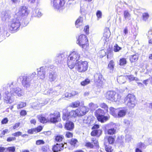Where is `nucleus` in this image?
<instances>
[{"instance_id":"1","label":"nucleus","mask_w":152,"mask_h":152,"mask_svg":"<svg viewBox=\"0 0 152 152\" xmlns=\"http://www.w3.org/2000/svg\"><path fill=\"white\" fill-rule=\"evenodd\" d=\"M16 82H12L9 83L7 85L3 86V90H6L9 87L10 89V92L6 91L4 95V100L7 103L11 104L14 101L13 96H21L23 94V90L19 87H16Z\"/></svg>"},{"instance_id":"2","label":"nucleus","mask_w":152,"mask_h":152,"mask_svg":"<svg viewBox=\"0 0 152 152\" xmlns=\"http://www.w3.org/2000/svg\"><path fill=\"white\" fill-rule=\"evenodd\" d=\"M21 18L15 14L13 18L10 19L7 23L8 28L11 31H14L18 30L20 26V20Z\"/></svg>"},{"instance_id":"3","label":"nucleus","mask_w":152,"mask_h":152,"mask_svg":"<svg viewBox=\"0 0 152 152\" xmlns=\"http://www.w3.org/2000/svg\"><path fill=\"white\" fill-rule=\"evenodd\" d=\"M80 55L77 51H73L68 58L67 65L70 69L73 68L76 63L78 62Z\"/></svg>"},{"instance_id":"4","label":"nucleus","mask_w":152,"mask_h":152,"mask_svg":"<svg viewBox=\"0 0 152 152\" xmlns=\"http://www.w3.org/2000/svg\"><path fill=\"white\" fill-rule=\"evenodd\" d=\"M36 73L34 72L32 74H29L28 76H21L19 78L20 79H22V85L25 88H27L30 85V82L36 75Z\"/></svg>"},{"instance_id":"5","label":"nucleus","mask_w":152,"mask_h":152,"mask_svg":"<svg viewBox=\"0 0 152 152\" xmlns=\"http://www.w3.org/2000/svg\"><path fill=\"white\" fill-rule=\"evenodd\" d=\"M124 101L128 107L131 108L134 107L136 104L135 97L132 94H128L125 98Z\"/></svg>"},{"instance_id":"6","label":"nucleus","mask_w":152,"mask_h":152,"mask_svg":"<svg viewBox=\"0 0 152 152\" xmlns=\"http://www.w3.org/2000/svg\"><path fill=\"white\" fill-rule=\"evenodd\" d=\"M95 113L97 120L102 123L106 121L109 119V117L108 116H104V111L100 108L96 110Z\"/></svg>"},{"instance_id":"7","label":"nucleus","mask_w":152,"mask_h":152,"mask_svg":"<svg viewBox=\"0 0 152 152\" xmlns=\"http://www.w3.org/2000/svg\"><path fill=\"white\" fill-rule=\"evenodd\" d=\"M88 39L86 36L83 34L80 35L77 41V43L80 46H82L83 48L87 49L88 46L87 42Z\"/></svg>"},{"instance_id":"8","label":"nucleus","mask_w":152,"mask_h":152,"mask_svg":"<svg viewBox=\"0 0 152 152\" xmlns=\"http://www.w3.org/2000/svg\"><path fill=\"white\" fill-rule=\"evenodd\" d=\"M106 98L112 102L119 101L120 98L118 97V95L114 91H109L105 94Z\"/></svg>"},{"instance_id":"9","label":"nucleus","mask_w":152,"mask_h":152,"mask_svg":"<svg viewBox=\"0 0 152 152\" xmlns=\"http://www.w3.org/2000/svg\"><path fill=\"white\" fill-rule=\"evenodd\" d=\"M88 63L86 61H80L78 62L75 65L76 68L79 72H84L88 68Z\"/></svg>"},{"instance_id":"10","label":"nucleus","mask_w":152,"mask_h":152,"mask_svg":"<svg viewBox=\"0 0 152 152\" xmlns=\"http://www.w3.org/2000/svg\"><path fill=\"white\" fill-rule=\"evenodd\" d=\"M65 0H53V7L54 9L57 10L61 9L65 3Z\"/></svg>"},{"instance_id":"11","label":"nucleus","mask_w":152,"mask_h":152,"mask_svg":"<svg viewBox=\"0 0 152 152\" xmlns=\"http://www.w3.org/2000/svg\"><path fill=\"white\" fill-rule=\"evenodd\" d=\"M65 143L64 144L63 143L61 144L57 143L56 145L53 146L52 147V149L54 152H58L59 151H61L64 149V148H66L67 145Z\"/></svg>"},{"instance_id":"12","label":"nucleus","mask_w":152,"mask_h":152,"mask_svg":"<svg viewBox=\"0 0 152 152\" xmlns=\"http://www.w3.org/2000/svg\"><path fill=\"white\" fill-rule=\"evenodd\" d=\"M27 8L25 6H21L19 9L17 15L18 16H27L28 14Z\"/></svg>"},{"instance_id":"13","label":"nucleus","mask_w":152,"mask_h":152,"mask_svg":"<svg viewBox=\"0 0 152 152\" xmlns=\"http://www.w3.org/2000/svg\"><path fill=\"white\" fill-rule=\"evenodd\" d=\"M64 58V53L57 54L55 57L54 61L57 64H61Z\"/></svg>"},{"instance_id":"14","label":"nucleus","mask_w":152,"mask_h":152,"mask_svg":"<svg viewBox=\"0 0 152 152\" xmlns=\"http://www.w3.org/2000/svg\"><path fill=\"white\" fill-rule=\"evenodd\" d=\"M38 72L37 76L39 78L43 79L45 77V67L43 66L41 67L39 69H37Z\"/></svg>"},{"instance_id":"15","label":"nucleus","mask_w":152,"mask_h":152,"mask_svg":"<svg viewBox=\"0 0 152 152\" xmlns=\"http://www.w3.org/2000/svg\"><path fill=\"white\" fill-rule=\"evenodd\" d=\"M77 110L78 111V116H80L85 115L88 111L89 109L88 107L83 106L80 107L79 109H77Z\"/></svg>"},{"instance_id":"16","label":"nucleus","mask_w":152,"mask_h":152,"mask_svg":"<svg viewBox=\"0 0 152 152\" xmlns=\"http://www.w3.org/2000/svg\"><path fill=\"white\" fill-rule=\"evenodd\" d=\"M48 77L50 81L51 82L55 81L57 80V73L53 72H50Z\"/></svg>"},{"instance_id":"17","label":"nucleus","mask_w":152,"mask_h":152,"mask_svg":"<svg viewBox=\"0 0 152 152\" xmlns=\"http://www.w3.org/2000/svg\"><path fill=\"white\" fill-rule=\"evenodd\" d=\"M94 77L96 82L98 83L99 85H102L104 80L102 74L100 73H96L94 75Z\"/></svg>"},{"instance_id":"18","label":"nucleus","mask_w":152,"mask_h":152,"mask_svg":"<svg viewBox=\"0 0 152 152\" xmlns=\"http://www.w3.org/2000/svg\"><path fill=\"white\" fill-rule=\"evenodd\" d=\"M74 124L71 121H67L65 124V128L67 130L72 131L74 128Z\"/></svg>"},{"instance_id":"19","label":"nucleus","mask_w":152,"mask_h":152,"mask_svg":"<svg viewBox=\"0 0 152 152\" xmlns=\"http://www.w3.org/2000/svg\"><path fill=\"white\" fill-rule=\"evenodd\" d=\"M10 12L9 11H3L2 12L1 17L3 20H5L10 18Z\"/></svg>"},{"instance_id":"20","label":"nucleus","mask_w":152,"mask_h":152,"mask_svg":"<svg viewBox=\"0 0 152 152\" xmlns=\"http://www.w3.org/2000/svg\"><path fill=\"white\" fill-rule=\"evenodd\" d=\"M69 112L66 109H64L63 110L62 119L64 120H67L70 118L69 114Z\"/></svg>"},{"instance_id":"21","label":"nucleus","mask_w":152,"mask_h":152,"mask_svg":"<svg viewBox=\"0 0 152 152\" xmlns=\"http://www.w3.org/2000/svg\"><path fill=\"white\" fill-rule=\"evenodd\" d=\"M58 91L53 90L52 89H50L47 91V94L53 96V95H58L59 94V92H58Z\"/></svg>"},{"instance_id":"22","label":"nucleus","mask_w":152,"mask_h":152,"mask_svg":"<svg viewBox=\"0 0 152 152\" xmlns=\"http://www.w3.org/2000/svg\"><path fill=\"white\" fill-rule=\"evenodd\" d=\"M32 15L34 17H39L42 16V14L41 10L39 9H35L32 12Z\"/></svg>"},{"instance_id":"23","label":"nucleus","mask_w":152,"mask_h":152,"mask_svg":"<svg viewBox=\"0 0 152 152\" xmlns=\"http://www.w3.org/2000/svg\"><path fill=\"white\" fill-rule=\"evenodd\" d=\"M127 76H121L118 77L117 80L118 82L120 84H124L126 82Z\"/></svg>"},{"instance_id":"24","label":"nucleus","mask_w":152,"mask_h":152,"mask_svg":"<svg viewBox=\"0 0 152 152\" xmlns=\"http://www.w3.org/2000/svg\"><path fill=\"white\" fill-rule=\"evenodd\" d=\"M83 18L82 17L80 16L77 20L75 22V26L76 28L82 25L83 24Z\"/></svg>"},{"instance_id":"25","label":"nucleus","mask_w":152,"mask_h":152,"mask_svg":"<svg viewBox=\"0 0 152 152\" xmlns=\"http://www.w3.org/2000/svg\"><path fill=\"white\" fill-rule=\"evenodd\" d=\"M126 110L121 109L118 110L117 118H119L124 117L126 115Z\"/></svg>"},{"instance_id":"26","label":"nucleus","mask_w":152,"mask_h":152,"mask_svg":"<svg viewBox=\"0 0 152 152\" xmlns=\"http://www.w3.org/2000/svg\"><path fill=\"white\" fill-rule=\"evenodd\" d=\"M109 110L110 114L115 117L117 118L118 110L112 107H110L109 109Z\"/></svg>"},{"instance_id":"27","label":"nucleus","mask_w":152,"mask_h":152,"mask_svg":"<svg viewBox=\"0 0 152 152\" xmlns=\"http://www.w3.org/2000/svg\"><path fill=\"white\" fill-rule=\"evenodd\" d=\"M48 102V101H45L44 103L39 102V103H34L32 105V107L34 109H36L37 107H40L47 104Z\"/></svg>"},{"instance_id":"28","label":"nucleus","mask_w":152,"mask_h":152,"mask_svg":"<svg viewBox=\"0 0 152 152\" xmlns=\"http://www.w3.org/2000/svg\"><path fill=\"white\" fill-rule=\"evenodd\" d=\"M149 17V14L148 12H145L142 13V20L144 21H147Z\"/></svg>"},{"instance_id":"29","label":"nucleus","mask_w":152,"mask_h":152,"mask_svg":"<svg viewBox=\"0 0 152 152\" xmlns=\"http://www.w3.org/2000/svg\"><path fill=\"white\" fill-rule=\"evenodd\" d=\"M78 111L76 110H72L70 112H69V114L70 118L71 117H75L78 116L77 112Z\"/></svg>"},{"instance_id":"30","label":"nucleus","mask_w":152,"mask_h":152,"mask_svg":"<svg viewBox=\"0 0 152 152\" xmlns=\"http://www.w3.org/2000/svg\"><path fill=\"white\" fill-rule=\"evenodd\" d=\"M148 145V143H146L145 142L144 143L140 142L137 143V147L139 148L144 149Z\"/></svg>"},{"instance_id":"31","label":"nucleus","mask_w":152,"mask_h":152,"mask_svg":"<svg viewBox=\"0 0 152 152\" xmlns=\"http://www.w3.org/2000/svg\"><path fill=\"white\" fill-rule=\"evenodd\" d=\"M47 119L48 121H49L50 122L53 123H56L58 122V119L55 118V117H51L48 115L47 118Z\"/></svg>"},{"instance_id":"32","label":"nucleus","mask_w":152,"mask_h":152,"mask_svg":"<svg viewBox=\"0 0 152 152\" xmlns=\"http://www.w3.org/2000/svg\"><path fill=\"white\" fill-rule=\"evenodd\" d=\"M50 116L55 117V118L58 120V118L60 117V114L59 112L57 111H55L53 113H51L49 115Z\"/></svg>"},{"instance_id":"33","label":"nucleus","mask_w":152,"mask_h":152,"mask_svg":"<svg viewBox=\"0 0 152 152\" xmlns=\"http://www.w3.org/2000/svg\"><path fill=\"white\" fill-rule=\"evenodd\" d=\"M124 18L125 20L130 19L131 15L128 10H125L124 12Z\"/></svg>"},{"instance_id":"34","label":"nucleus","mask_w":152,"mask_h":152,"mask_svg":"<svg viewBox=\"0 0 152 152\" xmlns=\"http://www.w3.org/2000/svg\"><path fill=\"white\" fill-rule=\"evenodd\" d=\"M129 58L130 61L132 62H134L136 61L138 59V56L137 55L134 54L129 56Z\"/></svg>"},{"instance_id":"35","label":"nucleus","mask_w":152,"mask_h":152,"mask_svg":"<svg viewBox=\"0 0 152 152\" xmlns=\"http://www.w3.org/2000/svg\"><path fill=\"white\" fill-rule=\"evenodd\" d=\"M114 66V61L112 60L111 61L108 65V68L111 70L110 72L113 71Z\"/></svg>"},{"instance_id":"36","label":"nucleus","mask_w":152,"mask_h":152,"mask_svg":"<svg viewBox=\"0 0 152 152\" xmlns=\"http://www.w3.org/2000/svg\"><path fill=\"white\" fill-rule=\"evenodd\" d=\"M77 140L75 139L72 138L71 139L70 141V144L74 147H77Z\"/></svg>"},{"instance_id":"37","label":"nucleus","mask_w":152,"mask_h":152,"mask_svg":"<svg viewBox=\"0 0 152 152\" xmlns=\"http://www.w3.org/2000/svg\"><path fill=\"white\" fill-rule=\"evenodd\" d=\"M90 83V80L88 79H86L85 80L81 82L80 84L81 86H85L89 84Z\"/></svg>"},{"instance_id":"38","label":"nucleus","mask_w":152,"mask_h":152,"mask_svg":"<svg viewBox=\"0 0 152 152\" xmlns=\"http://www.w3.org/2000/svg\"><path fill=\"white\" fill-rule=\"evenodd\" d=\"M126 64V59L124 58H121L119 60V64L121 66L124 65Z\"/></svg>"},{"instance_id":"39","label":"nucleus","mask_w":152,"mask_h":152,"mask_svg":"<svg viewBox=\"0 0 152 152\" xmlns=\"http://www.w3.org/2000/svg\"><path fill=\"white\" fill-rule=\"evenodd\" d=\"M80 104V102L79 101H76L71 104L70 106L73 107H76L79 106Z\"/></svg>"},{"instance_id":"40","label":"nucleus","mask_w":152,"mask_h":152,"mask_svg":"<svg viewBox=\"0 0 152 152\" xmlns=\"http://www.w3.org/2000/svg\"><path fill=\"white\" fill-rule=\"evenodd\" d=\"M64 137L62 135H57L56 137L55 140L57 142H60L62 141Z\"/></svg>"},{"instance_id":"41","label":"nucleus","mask_w":152,"mask_h":152,"mask_svg":"<svg viewBox=\"0 0 152 152\" xmlns=\"http://www.w3.org/2000/svg\"><path fill=\"white\" fill-rule=\"evenodd\" d=\"M39 120L41 123H44L47 122L46 118L42 115L39 116L38 117Z\"/></svg>"},{"instance_id":"42","label":"nucleus","mask_w":152,"mask_h":152,"mask_svg":"<svg viewBox=\"0 0 152 152\" xmlns=\"http://www.w3.org/2000/svg\"><path fill=\"white\" fill-rule=\"evenodd\" d=\"M91 119L90 117H84V118L83 120V122L84 123L87 124H88L89 123V121Z\"/></svg>"},{"instance_id":"43","label":"nucleus","mask_w":152,"mask_h":152,"mask_svg":"<svg viewBox=\"0 0 152 152\" xmlns=\"http://www.w3.org/2000/svg\"><path fill=\"white\" fill-rule=\"evenodd\" d=\"M121 49V48L119 47L117 44H115L114 46L113 50L115 52H118Z\"/></svg>"},{"instance_id":"44","label":"nucleus","mask_w":152,"mask_h":152,"mask_svg":"<svg viewBox=\"0 0 152 152\" xmlns=\"http://www.w3.org/2000/svg\"><path fill=\"white\" fill-rule=\"evenodd\" d=\"M26 105V103L23 102H20L17 105V108L18 109H20L25 106Z\"/></svg>"},{"instance_id":"45","label":"nucleus","mask_w":152,"mask_h":152,"mask_svg":"<svg viewBox=\"0 0 152 152\" xmlns=\"http://www.w3.org/2000/svg\"><path fill=\"white\" fill-rule=\"evenodd\" d=\"M96 15L97 18V20H98L102 18V12L100 10H98L96 12Z\"/></svg>"},{"instance_id":"46","label":"nucleus","mask_w":152,"mask_h":152,"mask_svg":"<svg viewBox=\"0 0 152 152\" xmlns=\"http://www.w3.org/2000/svg\"><path fill=\"white\" fill-rule=\"evenodd\" d=\"M116 130L114 128H111L108 130L107 131L108 133L110 134H113L115 133Z\"/></svg>"},{"instance_id":"47","label":"nucleus","mask_w":152,"mask_h":152,"mask_svg":"<svg viewBox=\"0 0 152 152\" xmlns=\"http://www.w3.org/2000/svg\"><path fill=\"white\" fill-rule=\"evenodd\" d=\"M100 106L105 110L106 111H108V107L107 105L104 103H102L100 105Z\"/></svg>"},{"instance_id":"48","label":"nucleus","mask_w":152,"mask_h":152,"mask_svg":"<svg viewBox=\"0 0 152 152\" xmlns=\"http://www.w3.org/2000/svg\"><path fill=\"white\" fill-rule=\"evenodd\" d=\"M148 39H152V30H149L147 34Z\"/></svg>"},{"instance_id":"49","label":"nucleus","mask_w":152,"mask_h":152,"mask_svg":"<svg viewBox=\"0 0 152 152\" xmlns=\"http://www.w3.org/2000/svg\"><path fill=\"white\" fill-rule=\"evenodd\" d=\"M110 35V33L109 31L105 32L104 34V37L107 39L109 38Z\"/></svg>"},{"instance_id":"50","label":"nucleus","mask_w":152,"mask_h":152,"mask_svg":"<svg viewBox=\"0 0 152 152\" xmlns=\"http://www.w3.org/2000/svg\"><path fill=\"white\" fill-rule=\"evenodd\" d=\"M105 149V151L107 152H111L112 151V147L110 146L106 145Z\"/></svg>"},{"instance_id":"51","label":"nucleus","mask_w":152,"mask_h":152,"mask_svg":"<svg viewBox=\"0 0 152 152\" xmlns=\"http://www.w3.org/2000/svg\"><path fill=\"white\" fill-rule=\"evenodd\" d=\"M108 140L109 143L112 144L113 143L114 141V139L112 137L110 136L108 138Z\"/></svg>"},{"instance_id":"52","label":"nucleus","mask_w":152,"mask_h":152,"mask_svg":"<svg viewBox=\"0 0 152 152\" xmlns=\"http://www.w3.org/2000/svg\"><path fill=\"white\" fill-rule=\"evenodd\" d=\"M45 143V142L42 140H37L36 142V144L37 145L43 144Z\"/></svg>"},{"instance_id":"53","label":"nucleus","mask_w":152,"mask_h":152,"mask_svg":"<svg viewBox=\"0 0 152 152\" xmlns=\"http://www.w3.org/2000/svg\"><path fill=\"white\" fill-rule=\"evenodd\" d=\"M85 146L90 148H93L94 147L93 144L89 142H86L85 144Z\"/></svg>"},{"instance_id":"54","label":"nucleus","mask_w":152,"mask_h":152,"mask_svg":"<svg viewBox=\"0 0 152 152\" xmlns=\"http://www.w3.org/2000/svg\"><path fill=\"white\" fill-rule=\"evenodd\" d=\"M91 143H93L95 145H97L98 144L97 140L95 138H91Z\"/></svg>"},{"instance_id":"55","label":"nucleus","mask_w":152,"mask_h":152,"mask_svg":"<svg viewBox=\"0 0 152 152\" xmlns=\"http://www.w3.org/2000/svg\"><path fill=\"white\" fill-rule=\"evenodd\" d=\"M15 148L14 147H10L7 148V150L9 151L14 152L15 151Z\"/></svg>"},{"instance_id":"56","label":"nucleus","mask_w":152,"mask_h":152,"mask_svg":"<svg viewBox=\"0 0 152 152\" xmlns=\"http://www.w3.org/2000/svg\"><path fill=\"white\" fill-rule=\"evenodd\" d=\"M98 132V130L96 129L93 131L91 133V134L92 136H95L97 135Z\"/></svg>"},{"instance_id":"57","label":"nucleus","mask_w":152,"mask_h":152,"mask_svg":"<svg viewBox=\"0 0 152 152\" xmlns=\"http://www.w3.org/2000/svg\"><path fill=\"white\" fill-rule=\"evenodd\" d=\"M66 136L67 138L71 137L73 136V134L70 132H66Z\"/></svg>"},{"instance_id":"58","label":"nucleus","mask_w":152,"mask_h":152,"mask_svg":"<svg viewBox=\"0 0 152 152\" xmlns=\"http://www.w3.org/2000/svg\"><path fill=\"white\" fill-rule=\"evenodd\" d=\"M124 123L126 126H129L130 124V121L127 119H124Z\"/></svg>"},{"instance_id":"59","label":"nucleus","mask_w":152,"mask_h":152,"mask_svg":"<svg viewBox=\"0 0 152 152\" xmlns=\"http://www.w3.org/2000/svg\"><path fill=\"white\" fill-rule=\"evenodd\" d=\"M127 76V79L128 78L130 81L134 80V77L133 75H126Z\"/></svg>"},{"instance_id":"60","label":"nucleus","mask_w":152,"mask_h":152,"mask_svg":"<svg viewBox=\"0 0 152 152\" xmlns=\"http://www.w3.org/2000/svg\"><path fill=\"white\" fill-rule=\"evenodd\" d=\"M8 121L7 118H5L2 119L1 123L2 124H5L7 123Z\"/></svg>"},{"instance_id":"61","label":"nucleus","mask_w":152,"mask_h":152,"mask_svg":"<svg viewBox=\"0 0 152 152\" xmlns=\"http://www.w3.org/2000/svg\"><path fill=\"white\" fill-rule=\"evenodd\" d=\"M22 133L20 132H16L12 134V135L15 137H17L21 135Z\"/></svg>"},{"instance_id":"62","label":"nucleus","mask_w":152,"mask_h":152,"mask_svg":"<svg viewBox=\"0 0 152 152\" xmlns=\"http://www.w3.org/2000/svg\"><path fill=\"white\" fill-rule=\"evenodd\" d=\"M94 118H91V119L89 121V123L88 124L89 126H91L94 124Z\"/></svg>"},{"instance_id":"63","label":"nucleus","mask_w":152,"mask_h":152,"mask_svg":"<svg viewBox=\"0 0 152 152\" xmlns=\"http://www.w3.org/2000/svg\"><path fill=\"white\" fill-rule=\"evenodd\" d=\"M16 139V138L15 137H9L7 138V141L8 142H10L15 140Z\"/></svg>"},{"instance_id":"64","label":"nucleus","mask_w":152,"mask_h":152,"mask_svg":"<svg viewBox=\"0 0 152 152\" xmlns=\"http://www.w3.org/2000/svg\"><path fill=\"white\" fill-rule=\"evenodd\" d=\"M26 112L25 110H22L20 113V115L21 116H24L26 115Z\"/></svg>"}]
</instances>
